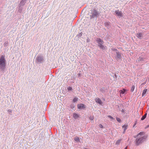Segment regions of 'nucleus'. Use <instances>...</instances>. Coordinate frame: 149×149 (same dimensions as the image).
I'll return each mask as SVG.
<instances>
[{"mask_svg": "<svg viewBox=\"0 0 149 149\" xmlns=\"http://www.w3.org/2000/svg\"><path fill=\"white\" fill-rule=\"evenodd\" d=\"M145 133L143 132H141L139 133L136 137H137L135 140V145L138 146L142 143L146 139L147 136H145Z\"/></svg>", "mask_w": 149, "mask_h": 149, "instance_id": "1", "label": "nucleus"}, {"mask_svg": "<svg viewBox=\"0 0 149 149\" xmlns=\"http://www.w3.org/2000/svg\"><path fill=\"white\" fill-rule=\"evenodd\" d=\"M6 65V61L4 55H1L0 57V69L3 71Z\"/></svg>", "mask_w": 149, "mask_h": 149, "instance_id": "2", "label": "nucleus"}, {"mask_svg": "<svg viewBox=\"0 0 149 149\" xmlns=\"http://www.w3.org/2000/svg\"><path fill=\"white\" fill-rule=\"evenodd\" d=\"M96 41L98 43V46L100 49L102 50H105L107 49V47L103 45L104 43V42L102 40L97 38L96 39Z\"/></svg>", "mask_w": 149, "mask_h": 149, "instance_id": "3", "label": "nucleus"}, {"mask_svg": "<svg viewBox=\"0 0 149 149\" xmlns=\"http://www.w3.org/2000/svg\"><path fill=\"white\" fill-rule=\"evenodd\" d=\"M91 11V15H90V19H92L95 18H97L99 14L97 10L95 9H93Z\"/></svg>", "mask_w": 149, "mask_h": 149, "instance_id": "4", "label": "nucleus"}, {"mask_svg": "<svg viewBox=\"0 0 149 149\" xmlns=\"http://www.w3.org/2000/svg\"><path fill=\"white\" fill-rule=\"evenodd\" d=\"M44 58L43 56L41 55H38L36 59V61L38 63H41L43 61Z\"/></svg>", "mask_w": 149, "mask_h": 149, "instance_id": "5", "label": "nucleus"}, {"mask_svg": "<svg viewBox=\"0 0 149 149\" xmlns=\"http://www.w3.org/2000/svg\"><path fill=\"white\" fill-rule=\"evenodd\" d=\"M143 34L142 33H138L136 34V36L140 39L143 37Z\"/></svg>", "mask_w": 149, "mask_h": 149, "instance_id": "6", "label": "nucleus"}, {"mask_svg": "<svg viewBox=\"0 0 149 149\" xmlns=\"http://www.w3.org/2000/svg\"><path fill=\"white\" fill-rule=\"evenodd\" d=\"M116 15L118 16L121 17L122 16V12L121 11H119V10H117L115 11Z\"/></svg>", "mask_w": 149, "mask_h": 149, "instance_id": "7", "label": "nucleus"}, {"mask_svg": "<svg viewBox=\"0 0 149 149\" xmlns=\"http://www.w3.org/2000/svg\"><path fill=\"white\" fill-rule=\"evenodd\" d=\"M86 107V106L82 104H78L77 105L78 108L79 109L85 108Z\"/></svg>", "mask_w": 149, "mask_h": 149, "instance_id": "8", "label": "nucleus"}, {"mask_svg": "<svg viewBox=\"0 0 149 149\" xmlns=\"http://www.w3.org/2000/svg\"><path fill=\"white\" fill-rule=\"evenodd\" d=\"M95 101L97 103H99L100 105H102V102L101 100L99 98H96L95 99Z\"/></svg>", "mask_w": 149, "mask_h": 149, "instance_id": "9", "label": "nucleus"}, {"mask_svg": "<svg viewBox=\"0 0 149 149\" xmlns=\"http://www.w3.org/2000/svg\"><path fill=\"white\" fill-rule=\"evenodd\" d=\"M26 1L27 0H22L19 4V5L24 6L26 3Z\"/></svg>", "mask_w": 149, "mask_h": 149, "instance_id": "10", "label": "nucleus"}, {"mask_svg": "<svg viewBox=\"0 0 149 149\" xmlns=\"http://www.w3.org/2000/svg\"><path fill=\"white\" fill-rule=\"evenodd\" d=\"M73 116L74 118L76 119L79 117L80 116L77 113H73Z\"/></svg>", "mask_w": 149, "mask_h": 149, "instance_id": "11", "label": "nucleus"}, {"mask_svg": "<svg viewBox=\"0 0 149 149\" xmlns=\"http://www.w3.org/2000/svg\"><path fill=\"white\" fill-rule=\"evenodd\" d=\"M116 57L118 59H120L121 58V55L120 53L118 51L116 52Z\"/></svg>", "mask_w": 149, "mask_h": 149, "instance_id": "12", "label": "nucleus"}, {"mask_svg": "<svg viewBox=\"0 0 149 149\" xmlns=\"http://www.w3.org/2000/svg\"><path fill=\"white\" fill-rule=\"evenodd\" d=\"M127 90L126 89L123 88L122 90H120L119 92H120V94H124L125 92Z\"/></svg>", "mask_w": 149, "mask_h": 149, "instance_id": "13", "label": "nucleus"}, {"mask_svg": "<svg viewBox=\"0 0 149 149\" xmlns=\"http://www.w3.org/2000/svg\"><path fill=\"white\" fill-rule=\"evenodd\" d=\"M22 6H20L19 5V9H18V12L19 13H21L22 11L23 8L22 7Z\"/></svg>", "mask_w": 149, "mask_h": 149, "instance_id": "14", "label": "nucleus"}, {"mask_svg": "<svg viewBox=\"0 0 149 149\" xmlns=\"http://www.w3.org/2000/svg\"><path fill=\"white\" fill-rule=\"evenodd\" d=\"M144 58L141 57H139L138 58V60L139 61H144Z\"/></svg>", "mask_w": 149, "mask_h": 149, "instance_id": "15", "label": "nucleus"}, {"mask_svg": "<svg viewBox=\"0 0 149 149\" xmlns=\"http://www.w3.org/2000/svg\"><path fill=\"white\" fill-rule=\"evenodd\" d=\"M128 125L127 124H125L122 126L123 128H124V130L125 131Z\"/></svg>", "mask_w": 149, "mask_h": 149, "instance_id": "16", "label": "nucleus"}, {"mask_svg": "<svg viewBox=\"0 0 149 149\" xmlns=\"http://www.w3.org/2000/svg\"><path fill=\"white\" fill-rule=\"evenodd\" d=\"M147 115V114L146 113L143 116H142V117L141 118V120H144V119H145V118L146 117Z\"/></svg>", "mask_w": 149, "mask_h": 149, "instance_id": "17", "label": "nucleus"}, {"mask_svg": "<svg viewBox=\"0 0 149 149\" xmlns=\"http://www.w3.org/2000/svg\"><path fill=\"white\" fill-rule=\"evenodd\" d=\"M147 89H144L142 93V96H143L144 95H145V94L146 93L147 91Z\"/></svg>", "mask_w": 149, "mask_h": 149, "instance_id": "18", "label": "nucleus"}, {"mask_svg": "<svg viewBox=\"0 0 149 149\" xmlns=\"http://www.w3.org/2000/svg\"><path fill=\"white\" fill-rule=\"evenodd\" d=\"M8 45V41H6L4 42L3 45L4 47H7Z\"/></svg>", "mask_w": 149, "mask_h": 149, "instance_id": "19", "label": "nucleus"}, {"mask_svg": "<svg viewBox=\"0 0 149 149\" xmlns=\"http://www.w3.org/2000/svg\"><path fill=\"white\" fill-rule=\"evenodd\" d=\"M121 140H118L116 143V144L117 145H119L121 141Z\"/></svg>", "mask_w": 149, "mask_h": 149, "instance_id": "20", "label": "nucleus"}, {"mask_svg": "<svg viewBox=\"0 0 149 149\" xmlns=\"http://www.w3.org/2000/svg\"><path fill=\"white\" fill-rule=\"evenodd\" d=\"M74 140L77 142H79L80 141V139L77 137H75L74 139Z\"/></svg>", "mask_w": 149, "mask_h": 149, "instance_id": "21", "label": "nucleus"}, {"mask_svg": "<svg viewBox=\"0 0 149 149\" xmlns=\"http://www.w3.org/2000/svg\"><path fill=\"white\" fill-rule=\"evenodd\" d=\"M78 99V98L77 97H76L75 98H74L73 99V102H76L77 101Z\"/></svg>", "mask_w": 149, "mask_h": 149, "instance_id": "22", "label": "nucleus"}, {"mask_svg": "<svg viewBox=\"0 0 149 149\" xmlns=\"http://www.w3.org/2000/svg\"><path fill=\"white\" fill-rule=\"evenodd\" d=\"M134 88H135V86H134V85H132V87L131 89V92H133L134 91Z\"/></svg>", "mask_w": 149, "mask_h": 149, "instance_id": "23", "label": "nucleus"}, {"mask_svg": "<svg viewBox=\"0 0 149 149\" xmlns=\"http://www.w3.org/2000/svg\"><path fill=\"white\" fill-rule=\"evenodd\" d=\"M111 49L112 50L114 51L116 53V52H117L118 51L115 48H114L113 47L111 48Z\"/></svg>", "mask_w": 149, "mask_h": 149, "instance_id": "24", "label": "nucleus"}, {"mask_svg": "<svg viewBox=\"0 0 149 149\" xmlns=\"http://www.w3.org/2000/svg\"><path fill=\"white\" fill-rule=\"evenodd\" d=\"M70 107L72 109H74V108L75 107V106L74 105V104H71L70 105Z\"/></svg>", "mask_w": 149, "mask_h": 149, "instance_id": "25", "label": "nucleus"}, {"mask_svg": "<svg viewBox=\"0 0 149 149\" xmlns=\"http://www.w3.org/2000/svg\"><path fill=\"white\" fill-rule=\"evenodd\" d=\"M116 119L118 122L119 123H120L121 122V120L119 118L117 117V118H116Z\"/></svg>", "mask_w": 149, "mask_h": 149, "instance_id": "26", "label": "nucleus"}, {"mask_svg": "<svg viewBox=\"0 0 149 149\" xmlns=\"http://www.w3.org/2000/svg\"><path fill=\"white\" fill-rule=\"evenodd\" d=\"M89 118L91 120H93L94 119V117L93 116H90L89 117Z\"/></svg>", "mask_w": 149, "mask_h": 149, "instance_id": "27", "label": "nucleus"}, {"mask_svg": "<svg viewBox=\"0 0 149 149\" xmlns=\"http://www.w3.org/2000/svg\"><path fill=\"white\" fill-rule=\"evenodd\" d=\"M110 23L109 22H106L105 23V25L106 26H109V25Z\"/></svg>", "mask_w": 149, "mask_h": 149, "instance_id": "28", "label": "nucleus"}, {"mask_svg": "<svg viewBox=\"0 0 149 149\" xmlns=\"http://www.w3.org/2000/svg\"><path fill=\"white\" fill-rule=\"evenodd\" d=\"M104 88H102L100 89V91L102 92V93H104Z\"/></svg>", "mask_w": 149, "mask_h": 149, "instance_id": "29", "label": "nucleus"}, {"mask_svg": "<svg viewBox=\"0 0 149 149\" xmlns=\"http://www.w3.org/2000/svg\"><path fill=\"white\" fill-rule=\"evenodd\" d=\"M82 34V32H81L80 33H79V34L77 35V36H79V37H81V36Z\"/></svg>", "mask_w": 149, "mask_h": 149, "instance_id": "30", "label": "nucleus"}, {"mask_svg": "<svg viewBox=\"0 0 149 149\" xmlns=\"http://www.w3.org/2000/svg\"><path fill=\"white\" fill-rule=\"evenodd\" d=\"M108 117L109 118H111V119H112V120L114 119V118L111 116L109 115L108 116Z\"/></svg>", "mask_w": 149, "mask_h": 149, "instance_id": "31", "label": "nucleus"}, {"mask_svg": "<svg viewBox=\"0 0 149 149\" xmlns=\"http://www.w3.org/2000/svg\"><path fill=\"white\" fill-rule=\"evenodd\" d=\"M68 91H70V90H71L72 89V87H69L68 88Z\"/></svg>", "mask_w": 149, "mask_h": 149, "instance_id": "32", "label": "nucleus"}, {"mask_svg": "<svg viewBox=\"0 0 149 149\" xmlns=\"http://www.w3.org/2000/svg\"><path fill=\"white\" fill-rule=\"evenodd\" d=\"M99 126L100 128H102L103 127L102 125L101 124H100L99 125Z\"/></svg>", "mask_w": 149, "mask_h": 149, "instance_id": "33", "label": "nucleus"}, {"mask_svg": "<svg viewBox=\"0 0 149 149\" xmlns=\"http://www.w3.org/2000/svg\"><path fill=\"white\" fill-rule=\"evenodd\" d=\"M8 111L9 112H11L12 111H11V110H10V109H9V110H8Z\"/></svg>", "mask_w": 149, "mask_h": 149, "instance_id": "34", "label": "nucleus"}, {"mask_svg": "<svg viewBox=\"0 0 149 149\" xmlns=\"http://www.w3.org/2000/svg\"><path fill=\"white\" fill-rule=\"evenodd\" d=\"M125 131L124 130L123 131V134H125Z\"/></svg>", "mask_w": 149, "mask_h": 149, "instance_id": "35", "label": "nucleus"}, {"mask_svg": "<svg viewBox=\"0 0 149 149\" xmlns=\"http://www.w3.org/2000/svg\"><path fill=\"white\" fill-rule=\"evenodd\" d=\"M145 84H146L145 82H144V83H142L141 85H143Z\"/></svg>", "mask_w": 149, "mask_h": 149, "instance_id": "36", "label": "nucleus"}, {"mask_svg": "<svg viewBox=\"0 0 149 149\" xmlns=\"http://www.w3.org/2000/svg\"><path fill=\"white\" fill-rule=\"evenodd\" d=\"M149 127V125H147L146 126V128H148V127Z\"/></svg>", "mask_w": 149, "mask_h": 149, "instance_id": "37", "label": "nucleus"}, {"mask_svg": "<svg viewBox=\"0 0 149 149\" xmlns=\"http://www.w3.org/2000/svg\"><path fill=\"white\" fill-rule=\"evenodd\" d=\"M127 149V146L124 149Z\"/></svg>", "mask_w": 149, "mask_h": 149, "instance_id": "38", "label": "nucleus"}, {"mask_svg": "<svg viewBox=\"0 0 149 149\" xmlns=\"http://www.w3.org/2000/svg\"><path fill=\"white\" fill-rule=\"evenodd\" d=\"M115 77H116V74H115Z\"/></svg>", "mask_w": 149, "mask_h": 149, "instance_id": "39", "label": "nucleus"}, {"mask_svg": "<svg viewBox=\"0 0 149 149\" xmlns=\"http://www.w3.org/2000/svg\"><path fill=\"white\" fill-rule=\"evenodd\" d=\"M80 74H79V76H80Z\"/></svg>", "mask_w": 149, "mask_h": 149, "instance_id": "40", "label": "nucleus"}]
</instances>
